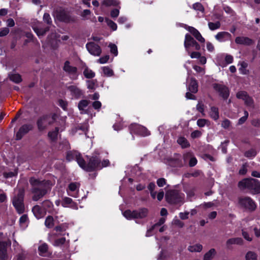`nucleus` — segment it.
<instances>
[{"label":"nucleus","instance_id":"obj_1","mask_svg":"<svg viewBox=\"0 0 260 260\" xmlns=\"http://www.w3.org/2000/svg\"><path fill=\"white\" fill-rule=\"evenodd\" d=\"M30 183L34 186L32 191L34 193L32 197L34 201H38L44 196L47 192V189L49 187L46 185L47 183L49 184L48 181L40 182L34 178L30 179Z\"/></svg>","mask_w":260,"mask_h":260},{"label":"nucleus","instance_id":"obj_2","mask_svg":"<svg viewBox=\"0 0 260 260\" xmlns=\"http://www.w3.org/2000/svg\"><path fill=\"white\" fill-rule=\"evenodd\" d=\"M241 189H248L253 194L260 193V182L255 179H244L239 182Z\"/></svg>","mask_w":260,"mask_h":260},{"label":"nucleus","instance_id":"obj_3","mask_svg":"<svg viewBox=\"0 0 260 260\" xmlns=\"http://www.w3.org/2000/svg\"><path fill=\"white\" fill-rule=\"evenodd\" d=\"M148 213V209L145 208H143L133 211L130 210H126L123 213V215L127 219L136 218L142 219L147 216Z\"/></svg>","mask_w":260,"mask_h":260},{"label":"nucleus","instance_id":"obj_4","mask_svg":"<svg viewBox=\"0 0 260 260\" xmlns=\"http://www.w3.org/2000/svg\"><path fill=\"white\" fill-rule=\"evenodd\" d=\"M17 195L13 199V205L15 207L17 212L19 214L22 213L24 211V206L23 204V190L19 189L15 190Z\"/></svg>","mask_w":260,"mask_h":260},{"label":"nucleus","instance_id":"obj_5","mask_svg":"<svg viewBox=\"0 0 260 260\" xmlns=\"http://www.w3.org/2000/svg\"><path fill=\"white\" fill-rule=\"evenodd\" d=\"M184 198L183 193L177 190H169L166 192V201L170 204H177L182 202Z\"/></svg>","mask_w":260,"mask_h":260},{"label":"nucleus","instance_id":"obj_6","mask_svg":"<svg viewBox=\"0 0 260 260\" xmlns=\"http://www.w3.org/2000/svg\"><path fill=\"white\" fill-rule=\"evenodd\" d=\"M239 204L241 207L251 211L255 210L256 208L255 202L249 197L239 198Z\"/></svg>","mask_w":260,"mask_h":260},{"label":"nucleus","instance_id":"obj_7","mask_svg":"<svg viewBox=\"0 0 260 260\" xmlns=\"http://www.w3.org/2000/svg\"><path fill=\"white\" fill-rule=\"evenodd\" d=\"M55 115H45L40 118L37 122L38 127L40 131L45 129L49 125L51 124L55 119Z\"/></svg>","mask_w":260,"mask_h":260},{"label":"nucleus","instance_id":"obj_8","mask_svg":"<svg viewBox=\"0 0 260 260\" xmlns=\"http://www.w3.org/2000/svg\"><path fill=\"white\" fill-rule=\"evenodd\" d=\"M101 159L98 156L92 157L90 158L87 165L85 164V167L82 169L87 171H92L95 170L101 169Z\"/></svg>","mask_w":260,"mask_h":260},{"label":"nucleus","instance_id":"obj_9","mask_svg":"<svg viewBox=\"0 0 260 260\" xmlns=\"http://www.w3.org/2000/svg\"><path fill=\"white\" fill-rule=\"evenodd\" d=\"M184 47L188 53H189L190 47H193L194 49L197 50H200L201 48L200 45L188 34L185 35Z\"/></svg>","mask_w":260,"mask_h":260},{"label":"nucleus","instance_id":"obj_10","mask_svg":"<svg viewBox=\"0 0 260 260\" xmlns=\"http://www.w3.org/2000/svg\"><path fill=\"white\" fill-rule=\"evenodd\" d=\"M67 159L69 161L76 160L81 168L85 167V161L80 156V153L76 151H69L67 154Z\"/></svg>","mask_w":260,"mask_h":260},{"label":"nucleus","instance_id":"obj_11","mask_svg":"<svg viewBox=\"0 0 260 260\" xmlns=\"http://www.w3.org/2000/svg\"><path fill=\"white\" fill-rule=\"evenodd\" d=\"M129 128L131 133L137 134L142 136H147L150 134L146 127L137 124H132Z\"/></svg>","mask_w":260,"mask_h":260},{"label":"nucleus","instance_id":"obj_12","mask_svg":"<svg viewBox=\"0 0 260 260\" xmlns=\"http://www.w3.org/2000/svg\"><path fill=\"white\" fill-rule=\"evenodd\" d=\"M212 86L214 89L218 92L223 99H226L229 97V90L225 85L219 83H214Z\"/></svg>","mask_w":260,"mask_h":260},{"label":"nucleus","instance_id":"obj_13","mask_svg":"<svg viewBox=\"0 0 260 260\" xmlns=\"http://www.w3.org/2000/svg\"><path fill=\"white\" fill-rule=\"evenodd\" d=\"M63 69L64 72L67 73L73 79H76L78 77L77 68L71 65L69 61H66L63 66Z\"/></svg>","mask_w":260,"mask_h":260},{"label":"nucleus","instance_id":"obj_14","mask_svg":"<svg viewBox=\"0 0 260 260\" xmlns=\"http://www.w3.org/2000/svg\"><path fill=\"white\" fill-rule=\"evenodd\" d=\"M236 96L238 99L243 100L247 106L253 107V101L246 91H240L238 92L236 94Z\"/></svg>","mask_w":260,"mask_h":260},{"label":"nucleus","instance_id":"obj_15","mask_svg":"<svg viewBox=\"0 0 260 260\" xmlns=\"http://www.w3.org/2000/svg\"><path fill=\"white\" fill-rule=\"evenodd\" d=\"M86 46L88 52L94 56H100L102 52L100 47L93 42L88 43Z\"/></svg>","mask_w":260,"mask_h":260},{"label":"nucleus","instance_id":"obj_16","mask_svg":"<svg viewBox=\"0 0 260 260\" xmlns=\"http://www.w3.org/2000/svg\"><path fill=\"white\" fill-rule=\"evenodd\" d=\"M7 246L6 243L0 242V260H11L7 253Z\"/></svg>","mask_w":260,"mask_h":260},{"label":"nucleus","instance_id":"obj_17","mask_svg":"<svg viewBox=\"0 0 260 260\" xmlns=\"http://www.w3.org/2000/svg\"><path fill=\"white\" fill-rule=\"evenodd\" d=\"M32 126L30 124H25L22 125L16 134V139L20 140L23 136L31 129Z\"/></svg>","mask_w":260,"mask_h":260},{"label":"nucleus","instance_id":"obj_18","mask_svg":"<svg viewBox=\"0 0 260 260\" xmlns=\"http://www.w3.org/2000/svg\"><path fill=\"white\" fill-rule=\"evenodd\" d=\"M38 251L40 255L42 256H49L51 252L49 250L48 246L45 243H41L39 247Z\"/></svg>","mask_w":260,"mask_h":260},{"label":"nucleus","instance_id":"obj_19","mask_svg":"<svg viewBox=\"0 0 260 260\" xmlns=\"http://www.w3.org/2000/svg\"><path fill=\"white\" fill-rule=\"evenodd\" d=\"M59 38V36L57 35L56 33H52L47 38L48 43L52 48H54L57 46L58 42H59L60 40Z\"/></svg>","mask_w":260,"mask_h":260},{"label":"nucleus","instance_id":"obj_20","mask_svg":"<svg viewBox=\"0 0 260 260\" xmlns=\"http://www.w3.org/2000/svg\"><path fill=\"white\" fill-rule=\"evenodd\" d=\"M186 29L189 31L198 41L201 43L205 42V39L197 29L192 26H188Z\"/></svg>","mask_w":260,"mask_h":260},{"label":"nucleus","instance_id":"obj_21","mask_svg":"<svg viewBox=\"0 0 260 260\" xmlns=\"http://www.w3.org/2000/svg\"><path fill=\"white\" fill-rule=\"evenodd\" d=\"M35 216L37 219H40L44 217L46 214V211L42 209L40 206L36 205L32 209Z\"/></svg>","mask_w":260,"mask_h":260},{"label":"nucleus","instance_id":"obj_22","mask_svg":"<svg viewBox=\"0 0 260 260\" xmlns=\"http://www.w3.org/2000/svg\"><path fill=\"white\" fill-rule=\"evenodd\" d=\"M215 38L219 42H225L231 39V35L226 31H221L218 32Z\"/></svg>","mask_w":260,"mask_h":260},{"label":"nucleus","instance_id":"obj_23","mask_svg":"<svg viewBox=\"0 0 260 260\" xmlns=\"http://www.w3.org/2000/svg\"><path fill=\"white\" fill-rule=\"evenodd\" d=\"M61 205L64 207H70L74 209H78L77 204L73 201L72 199L68 197L63 198Z\"/></svg>","mask_w":260,"mask_h":260},{"label":"nucleus","instance_id":"obj_24","mask_svg":"<svg viewBox=\"0 0 260 260\" xmlns=\"http://www.w3.org/2000/svg\"><path fill=\"white\" fill-rule=\"evenodd\" d=\"M71 94L75 98H79L82 94V91L76 86L71 85L68 87Z\"/></svg>","mask_w":260,"mask_h":260},{"label":"nucleus","instance_id":"obj_25","mask_svg":"<svg viewBox=\"0 0 260 260\" xmlns=\"http://www.w3.org/2000/svg\"><path fill=\"white\" fill-rule=\"evenodd\" d=\"M32 28L39 37L44 36L48 30V28H42V24L40 22H39L36 26L33 25Z\"/></svg>","mask_w":260,"mask_h":260},{"label":"nucleus","instance_id":"obj_26","mask_svg":"<svg viewBox=\"0 0 260 260\" xmlns=\"http://www.w3.org/2000/svg\"><path fill=\"white\" fill-rule=\"evenodd\" d=\"M79 186L80 184L77 182H72L70 183L69 185L68 189L67 190L68 194L71 196L76 197V196L73 194L72 192H77L79 189Z\"/></svg>","mask_w":260,"mask_h":260},{"label":"nucleus","instance_id":"obj_27","mask_svg":"<svg viewBox=\"0 0 260 260\" xmlns=\"http://www.w3.org/2000/svg\"><path fill=\"white\" fill-rule=\"evenodd\" d=\"M235 42L237 44L249 45L252 43V41L248 37H238L235 39Z\"/></svg>","mask_w":260,"mask_h":260},{"label":"nucleus","instance_id":"obj_28","mask_svg":"<svg viewBox=\"0 0 260 260\" xmlns=\"http://www.w3.org/2000/svg\"><path fill=\"white\" fill-rule=\"evenodd\" d=\"M243 244V240L241 238H233L229 239L226 242V246L230 247L234 244L242 245Z\"/></svg>","mask_w":260,"mask_h":260},{"label":"nucleus","instance_id":"obj_29","mask_svg":"<svg viewBox=\"0 0 260 260\" xmlns=\"http://www.w3.org/2000/svg\"><path fill=\"white\" fill-rule=\"evenodd\" d=\"M188 88V90L192 93H196L198 91V85L195 79L192 78L190 79Z\"/></svg>","mask_w":260,"mask_h":260},{"label":"nucleus","instance_id":"obj_30","mask_svg":"<svg viewBox=\"0 0 260 260\" xmlns=\"http://www.w3.org/2000/svg\"><path fill=\"white\" fill-rule=\"evenodd\" d=\"M216 254V250L214 248H211L205 254L203 260H212Z\"/></svg>","mask_w":260,"mask_h":260},{"label":"nucleus","instance_id":"obj_31","mask_svg":"<svg viewBox=\"0 0 260 260\" xmlns=\"http://www.w3.org/2000/svg\"><path fill=\"white\" fill-rule=\"evenodd\" d=\"M102 4L106 7L118 6L120 2L118 0H103Z\"/></svg>","mask_w":260,"mask_h":260},{"label":"nucleus","instance_id":"obj_32","mask_svg":"<svg viewBox=\"0 0 260 260\" xmlns=\"http://www.w3.org/2000/svg\"><path fill=\"white\" fill-rule=\"evenodd\" d=\"M203 246L200 244H196L190 245L188 247V249L190 252H200L202 250Z\"/></svg>","mask_w":260,"mask_h":260},{"label":"nucleus","instance_id":"obj_33","mask_svg":"<svg viewBox=\"0 0 260 260\" xmlns=\"http://www.w3.org/2000/svg\"><path fill=\"white\" fill-rule=\"evenodd\" d=\"M238 66H240L239 68V71L240 73L243 75H246L247 74L248 71L246 70V68L247 67V63L244 61H241L239 63Z\"/></svg>","mask_w":260,"mask_h":260},{"label":"nucleus","instance_id":"obj_34","mask_svg":"<svg viewBox=\"0 0 260 260\" xmlns=\"http://www.w3.org/2000/svg\"><path fill=\"white\" fill-rule=\"evenodd\" d=\"M177 142L182 148H187L190 145L189 143L184 137H179L177 140Z\"/></svg>","mask_w":260,"mask_h":260},{"label":"nucleus","instance_id":"obj_35","mask_svg":"<svg viewBox=\"0 0 260 260\" xmlns=\"http://www.w3.org/2000/svg\"><path fill=\"white\" fill-rule=\"evenodd\" d=\"M101 70L103 74L107 77H111L113 75L114 73L113 70L109 67H103Z\"/></svg>","mask_w":260,"mask_h":260},{"label":"nucleus","instance_id":"obj_36","mask_svg":"<svg viewBox=\"0 0 260 260\" xmlns=\"http://www.w3.org/2000/svg\"><path fill=\"white\" fill-rule=\"evenodd\" d=\"M58 133V128L55 127L54 131L48 133V137L52 141H55L57 139Z\"/></svg>","mask_w":260,"mask_h":260},{"label":"nucleus","instance_id":"obj_37","mask_svg":"<svg viewBox=\"0 0 260 260\" xmlns=\"http://www.w3.org/2000/svg\"><path fill=\"white\" fill-rule=\"evenodd\" d=\"M210 116L214 120H217L219 117L218 110L215 107H212L210 112Z\"/></svg>","mask_w":260,"mask_h":260},{"label":"nucleus","instance_id":"obj_38","mask_svg":"<svg viewBox=\"0 0 260 260\" xmlns=\"http://www.w3.org/2000/svg\"><path fill=\"white\" fill-rule=\"evenodd\" d=\"M257 151L254 148H251L245 152V156L249 158H252L255 156Z\"/></svg>","mask_w":260,"mask_h":260},{"label":"nucleus","instance_id":"obj_39","mask_svg":"<svg viewBox=\"0 0 260 260\" xmlns=\"http://www.w3.org/2000/svg\"><path fill=\"white\" fill-rule=\"evenodd\" d=\"M166 221V219L164 217L161 218L159 221L156 223L155 224H154L150 230H148L146 236L147 237L150 236V233L155 228L156 226H159L162 224Z\"/></svg>","mask_w":260,"mask_h":260},{"label":"nucleus","instance_id":"obj_40","mask_svg":"<svg viewBox=\"0 0 260 260\" xmlns=\"http://www.w3.org/2000/svg\"><path fill=\"white\" fill-rule=\"evenodd\" d=\"M190 157L189 165L190 167L194 166L197 163V160L195 157L192 156L191 153L189 152L185 154L184 156L185 159L187 158V156Z\"/></svg>","mask_w":260,"mask_h":260},{"label":"nucleus","instance_id":"obj_41","mask_svg":"<svg viewBox=\"0 0 260 260\" xmlns=\"http://www.w3.org/2000/svg\"><path fill=\"white\" fill-rule=\"evenodd\" d=\"M83 74L87 78H92L95 76V73L87 68L85 69Z\"/></svg>","mask_w":260,"mask_h":260},{"label":"nucleus","instance_id":"obj_42","mask_svg":"<svg viewBox=\"0 0 260 260\" xmlns=\"http://www.w3.org/2000/svg\"><path fill=\"white\" fill-rule=\"evenodd\" d=\"M221 24L219 21H216V22H210L208 23V26L210 30H214L218 29L220 27Z\"/></svg>","mask_w":260,"mask_h":260},{"label":"nucleus","instance_id":"obj_43","mask_svg":"<svg viewBox=\"0 0 260 260\" xmlns=\"http://www.w3.org/2000/svg\"><path fill=\"white\" fill-rule=\"evenodd\" d=\"M10 79L11 81L18 83L21 81V78L19 74H13L10 75Z\"/></svg>","mask_w":260,"mask_h":260},{"label":"nucleus","instance_id":"obj_44","mask_svg":"<svg viewBox=\"0 0 260 260\" xmlns=\"http://www.w3.org/2000/svg\"><path fill=\"white\" fill-rule=\"evenodd\" d=\"M17 260H25L27 255L26 251L21 249V250L17 252Z\"/></svg>","mask_w":260,"mask_h":260},{"label":"nucleus","instance_id":"obj_45","mask_svg":"<svg viewBox=\"0 0 260 260\" xmlns=\"http://www.w3.org/2000/svg\"><path fill=\"white\" fill-rule=\"evenodd\" d=\"M45 224L47 227L49 228H52L54 225V220L53 217L52 216H48L45 220Z\"/></svg>","mask_w":260,"mask_h":260},{"label":"nucleus","instance_id":"obj_46","mask_svg":"<svg viewBox=\"0 0 260 260\" xmlns=\"http://www.w3.org/2000/svg\"><path fill=\"white\" fill-rule=\"evenodd\" d=\"M106 22L109 27H110L113 31L116 30L117 28V24L112 20L106 18Z\"/></svg>","mask_w":260,"mask_h":260},{"label":"nucleus","instance_id":"obj_47","mask_svg":"<svg viewBox=\"0 0 260 260\" xmlns=\"http://www.w3.org/2000/svg\"><path fill=\"white\" fill-rule=\"evenodd\" d=\"M256 254L252 251L248 252L245 256L246 260H256Z\"/></svg>","mask_w":260,"mask_h":260},{"label":"nucleus","instance_id":"obj_48","mask_svg":"<svg viewBox=\"0 0 260 260\" xmlns=\"http://www.w3.org/2000/svg\"><path fill=\"white\" fill-rule=\"evenodd\" d=\"M28 217L26 215H23L19 219L20 224L21 226L25 227L27 225Z\"/></svg>","mask_w":260,"mask_h":260},{"label":"nucleus","instance_id":"obj_49","mask_svg":"<svg viewBox=\"0 0 260 260\" xmlns=\"http://www.w3.org/2000/svg\"><path fill=\"white\" fill-rule=\"evenodd\" d=\"M89 102L87 100H82L78 104V108L80 111L84 110L88 106Z\"/></svg>","mask_w":260,"mask_h":260},{"label":"nucleus","instance_id":"obj_50","mask_svg":"<svg viewBox=\"0 0 260 260\" xmlns=\"http://www.w3.org/2000/svg\"><path fill=\"white\" fill-rule=\"evenodd\" d=\"M193 8L195 10L200 11L202 13H203L204 11V8L203 5L201 3H195L194 4H193Z\"/></svg>","mask_w":260,"mask_h":260},{"label":"nucleus","instance_id":"obj_51","mask_svg":"<svg viewBox=\"0 0 260 260\" xmlns=\"http://www.w3.org/2000/svg\"><path fill=\"white\" fill-rule=\"evenodd\" d=\"M109 47L110 48L111 53L113 54L115 56H117L118 54V51L116 45L113 44H110Z\"/></svg>","mask_w":260,"mask_h":260},{"label":"nucleus","instance_id":"obj_52","mask_svg":"<svg viewBox=\"0 0 260 260\" xmlns=\"http://www.w3.org/2000/svg\"><path fill=\"white\" fill-rule=\"evenodd\" d=\"M66 241V239L64 237H62L59 239H56L54 243H53V245L56 246H60L64 243Z\"/></svg>","mask_w":260,"mask_h":260},{"label":"nucleus","instance_id":"obj_53","mask_svg":"<svg viewBox=\"0 0 260 260\" xmlns=\"http://www.w3.org/2000/svg\"><path fill=\"white\" fill-rule=\"evenodd\" d=\"M109 59V55H105L104 56H103L99 59L97 60V62L104 64L108 62V60Z\"/></svg>","mask_w":260,"mask_h":260},{"label":"nucleus","instance_id":"obj_54","mask_svg":"<svg viewBox=\"0 0 260 260\" xmlns=\"http://www.w3.org/2000/svg\"><path fill=\"white\" fill-rule=\"evenodd\" d=\"M208 122V120L205 119H199L197 121V125L200 127H204Z\"/></svg>","mask_w":260,"mask_h":260},{"label":"nucleus","instance_id":"obj_55","mask_svg":"<svg viewBox=\"0 0 260 260\" xmlns=\"http://www.w3.org/2000/svg\"><path fill=\"white\" fill-rule=\"evenodd\" d=\"M248 116V112H247L246 111H244V116H243L242 117H241V118H240L239 120V122H238L239 124H243L246 121Z\"/></svg>","mask_w":260,"mask_h":260},{"label":"nucleus","instance_id":"obj_56","mask_svg":"<svg viewBox=\"0 0 260 260\" xmlns=\"http://www.w3.org/2000/svg\"><path fill=\"white\" fill-rule=\"evenodd\" d=\"M10 30L8 27L2 28L0 30V37H4L9 34Z\"/></svg>","mask_w":260,"mask_h":260},{"label":"nucleus","instance_id":"obj_57","mask_svg":"<svg viewBox=\"0 0 260 260\" xmlns=\"http://www.w3.org/2000/svg\"><path fill=\"white\" fill-rule=\"evenodd\" d=\"M119 14V10L118 9H115L111 11V16L112 18H117Z\"/></svg>","mask_w":260,"mask_h":260},{"label":"nucleus","instance_id":"obj_58","mask_svg":"<svg viewBox=\"0 0 260 260\" xmlns=\"http://www.w3.org/2000/svg\"><path fill=\"white\" fill-rule=\"evenodd\" d=\"M202 135V133L198 130L194 131L191 134V137L192 138H197L200 137Z\"/></svg>","mask_w":260,"mask_h":260},{"label":"nucleus","instance_id":"obj_59","mask_svg":"<svg viewBox=\"0 0 260 260\" xmlns=\"http://www.w3.org/2000/svg\"><path fill=\"white\" fill-rule=\"evenodd\" d=\"M43 20L48 24H50L51 22V19L49 14L45 13L43 16Z\"/></svg>","mask_w":260,"mask_h":260},{"label":"nucleus","instance_id":"obj_60","mask_svg":"<svg viewBox=\"0 0 260 260\" xmlns=\"http://www.w3.org/2000/svg\"><path fill=\"white\" fill-rule=\"evenodd\" d=\"M242 236L246 240L248 241H252V237L250 236L247 232L244 231V230L242 231Z\"/></svg>","mask_w":260,"mask_h":260},{"label":"nucleus","instance_id":"obj_61","mask_svg":"<svg viewBox=\"0 0 260 260\" xmlns=\"http://www.w3.org/2000/svg\"><path fill=\"white\" fill-rule=\"evenodd\" d=\"M166 183V180L164 178H159L157 180V184L159 187L163 186Z\"/></svg>","mask_w":260,"mask_h":260},{"label":"nucleus","instance_id":"obj_62","mask_svg":"<svg viewBox=\"0 0 260 260\" xmlns=\"http://www.w3.org/2000/svg\"><path fill=\"white\" fill-rule=\"evenodd\" d=\"M17 174V172L16 171L5 173L4 176L5 178H10L16 175Z\"/></svg>","mask_w":260,"mask_h":260},{"label":"nucleus","instance_id":"obj_63","mask_svg":"<svg viewBox=\"0 0 260 260\" xmlns=\"http://www.w3.org/2000/svg\"><path fill=\"white\" fill-rule=\"evenodd\" d=\"M91 13V12L89 10H84L81 13V16L84 19H87V16H89Z\"/></svg>","mask_w":260,"mask_h":260},{"label":"nucleus","instance_id":"obj_64","mask_svg":"<svg viewBox=\"0 0 260 260\" xmlns=\"http://www.w3.org/2000/svg\"><path fill=\"white\" fill-rule=\"evenodd\" d=\"M221 125L223 127L226 128L230 126V121L228 119H225L222 122Z\"/></svg>","mask_w":260,"mask_h":260}]
</instances>
